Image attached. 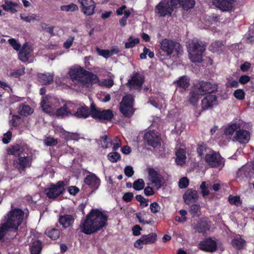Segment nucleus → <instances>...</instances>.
<instances>
[{
  "label": "nucleus",
  "instance_id": "obj_61",
  "mask_svg": "<svg viewBox=\"0 0 254 254\" xmlns=\"http://www.w3.org/2000/svg\"><path fill=\"white\" fill-rule=\"evenodd\" d=\"M251 80V78L249 76L247 75H241L239 79V82L241 84H245L248 83Z\"/></svg>",
  "mask_w": 254,
  "mask_h": 254
},
{
  "label": "nucleus",
  "instance_id": "obj_27",
  "mask_svg": "<svg viewBox=\"0 0 254 254\" xmlns=\"http://www.w3.org/2000/svg\"><path fill=\"white\" fill-rule=\"evenodd\" d=\"M176 163L179 165H183L186 163V152L185 149L179 148L176 151Z\"/></svg>",
  "mask_w": 254,
  "mask_h": 254
},
{
  "label": "nucleus",
  "instance_id": "obj_55",
  "mask_svg": "<svg viewBox=\"0 0 254 254\" xmlns=\"http://www.w3.org/2000/svg\"><path fill=\"white\" fill-rule=\"evenodd\" d=\"M20 117L17 115H13L12 119L9 121V124L11 126L16 127L20 124Z\"/></svg>",
  "mask_w": 254,
  "mask_h": 254
},
{
  "label": "nucleus",
  "instance_id": "obj_28",
  "mask_svg": "<svg viewBox=\"0 0 254 254\" xmlns=\"http://www.w3.org/2000/svg\"><path fill=\"white\" fill-rule=\"evenodd\" d=\"M7 153L9 155H13L15 156L20 157V156L25 151L24 146L19 144L13 145L11 147L9 148L7 150Z\"/></svg>",
  "mask_w": 254,
  "mask_h": 254
},
{
  "label": "nucleus",
  "instance_id": "obj_2",
  "mask_svg": "<svg viewBox=\"0 0 254 254\" xmlns=\"http://www.w3.org/2000/svg\"><path fill=\"white\" fill-rule=\"evenodd\" d=\"M69 74L73 81L82 87H89L90 85L98 83L99 85L111 87L114 82L112 79H105L106 83H100V80L97 75L79 66L71 68Z\"/></svg>",
  "mask_w": 254,
  "mask_h": 254
},
{
  "label": "nucleus",
  "instance_id": "obj_20",
  "mask_svg": "<svg viewBox=\"0 0 254 254\" xmlns=\"http://www.w3.org/2000/svg\"><path fill=\"white\" fill-rule=\"evenodd\" d=\"M183 198L186 204L190 205L197 200L198 194L195 190L189 189L185 192Z\"/></svg>",
  "mask_w": 254,
  "mask_h": 254
},
{
  "label": "nucleus",
  "instance_id": "obj_32",
  "mask_svg": "<svg viewBox=\"0 0 254 254\" xmlns=\"http://www.w3.org/2000/svg\"><path fill=\"white\" fill-rule=\"evenodd\" d=\"M195 232L199 233L204 234L209 230V226L207 223L203 221H198L194 227Z\"/></svg>",
  "mask_w": 254,
  "mask_h": 254
},
{
  "label": "nucleus",
  "instance_id": "obj_33",
  "mask_svg": "<svg viewBox=\"0 0 254 254\" xmlns=\"http://www.w3.org/2000/svg\"><path fill=\"white\" fill-rule=\"evenodd\" d=\"M246 241L241 237L235 238L231 241V245L233 247L238 250H241L245 247Z\"/></svg>",
  "mask_w": 254,
  "mask_h": 254
},
{
  "label": "nucleus",
  "instance_id": "obj_16",
  "mask_svg": "<svg viewBox=\"0 0 254 254\" xmlns=\"http://www.w3.org/2000/svg\"><path fill=\"white\" fill-rule=\"evenodd\" d=\"M218 104V97L215 95H206L201 101L202 111L211 110Z\"/></svg>",
  "mask_w": 254,
  "mask_h": 254
},
{
  "label": "nucleus",
  "instance_id": "obj_26",
  "mask_svg": "<svg viewBox=\"0 0 254 254\" xmlns=\"http://www.w3.org/2000/svg\"><path fill=\"white\" fill-rule=\"evenodd\" d=\"M212 151V150L206 144L203 142L198 144L196 146V152L198 157L201 158H202L204 156H205L207 154H209Z\"/></svg>",
  "mask_w": 254,
  "mask_h": 254
},
{
  "label": "nucleus",
  "instance_id": "obj_8",
  "mask_svg": "<svg viewBox=\"0 0 254 254\" xmlns=\"http://www.w3.org/2000/svg\"><path fill=\"white\" fill-rule=\"evenodd\" d=\"M90 115L96 121L101 123L110 122L114 118V114L111 110H101L96 108L93 104L91 105Z\"/></svg>",
  "mask_w": 254,
  "mask_h": 254
},
{
  "label": "nucleus",
  "instance_id": "obj_31",
  "mask_svg": "<svg viewBox=\"0 0 254 254\" xmlns=\"http://www.w3.org/2000/svg\"><path fill=\"white\" fill-rule=\"evenodd\" d=\"M90 115V110L86 106L78 108L76 110L75 116L79 118L86 119Z\"/></svg>",
  "mask_w": 254,
  "mask_h": 254
},
{
  "label": "nucleus",
  "instance_id": "obj_41",
  "mask_svg": "<svg viewBox=\"0 0 254 254\" xmlns=\"http://www.w3.org/2000/svg\"><path fill=\"white\" fill-rule=\"evenodd\" d=\"M79 139V134L77 133L70 132L64 130V140L66 141L76 140Z\"/></svg>",
  "mask_w": 254,
  "mask_h": 254
},
{
  "label": "nucleus",
  "instance_id": "obj_36",
  "mask_svg": "<svg viewBox=\"0 0 254 254\" xmlns=\"http://www.w3.org/2000/svg\"><path fill=\"white\" fill-rule=\"evenodd\" d=\"M157 234L155 233H151L148 235H143L141 236L144 245L155 243L157 241Z\"/></svg>",
  "mask_w": 254,
  "mask_h": 254
},
{
  "label": "nucleus",
  "instance_id": "obj_12",
  "mask_svg": "<svg viewBox=\"0 0 254 254\" xmlns=\"http://www.w3.org/2000/svg\"><path fill=\"white\" fill-rule=\"evenodd\" d=\"M148 177L151 184L157 190L160 189L164 185V177L153 168H147Z\"/></svg>",
  "mask_w": 254,
  "mask_h": 254
},
{
  "label": "nucleus",
  "instance_id": "obj_22",
  "mask_svg": "<svg viewBox=\"0 0 254 254\" xmlns=\"http://www.w3.org/2000/svg\"><path fill=\"white\" fill-rule=\"evenodd\" d=\"M13 165L20 173H21L30 166L29 158L26 156L19 157L18 159L14 160Z\"/></svg>",
  "mask_w": 254,
  "mask_h": 254
},
{
  "label": "nucleus",
  "instance_id": "obj_62",
  "mask_svg": "<svg viewBox=\"0 0 254 254\" xmlns=\"http://www.w3.org/2000/svg\"><path fill=\"white\" fill-rule=\"evenodd\" d=\"M4 137L2 139L3 143L7 144L9 142L12 136V133L10 131H8L4 134Z\"/></svg>",
  "mask_w": 254,
  "mask_h": 254
},
{
  "label": "nucleus",
  "instance_id": "obj_29",
  "mask_svg": "<svg viewBox=\"0 0 254 254\" xmlns=\"http://www.w3.org/2000/svg\"><path fill=\"white\" fill-rule=\"evenodd\" d=\"M38 80L42 84H50L53 80V74L50 73H39Z\"/></svg>",
  "mask_w": 254,
  "mask_h": 254
},
{
  "label": "nucleus",
  "instance_id": "obj_13",
  "mask_svg": "<svg viewBox=\"0 0 254 254\" xmlns=\"http://www.w3.org/2000/svg\"><path fill=\"white\" fill-rule=\"evenodd\" d=\"M201 95L210 94L212 93L216 92L218 90V86L215 83L210 82L201 81L195 86Z\"/></svg>",
  "mask_w": 254,
  "mask_h": 254
},
{
  "label": "nucleus",
  "instance_id": "obj_50",
  "mask_svg": "<svg viewBox=\"0 0 254 254\" xmlns=\"http://www.w3.org/2000/svg\"><path fill=\"white\" fill-rule=\"evenodd\" d=\"M74 218L71 215L64 214V228L72 226Z\"/></svg>",
  "mask_w": 254,
  "mask_h": 254
},
{
  "label": "nucleus",
  "instance_id": "obj_47",
  "mask_svg": "<svg viewBox=\"0 0 254 254\" xmlns=\"http://www.w3.org/2000/svg\"><path fill=\"white\" fill-rule=\"evenodd\" d=\"M200 210V206L198 204H193L190 206V212L192 217L198 216V212Z\"/></svg>",
  "mask_w": 254,
  "mask_h": 254
},
{
  "label": "nucleus",
  "instance_id": "obj_59",
  "mask_svg": "<svg viewBox=\"0 0 254 254\" xmlns=\"http://www.w3.org/2000/svg\"><path fill=\"white\" fill-rule=\"evenodd\" d=\"M44 143L47 146H53L57 143V140L52 137H47L44 140Z\"/></svg>",
  "mask_w": 254,
  "mask_h": 254
},
{
  "label": "nucleus",
  "instance_id": "obj_34",
  "mask_svg": "<svg viewBox=\"0 0 254 254\" xmlns=\"http://www.w3.org/2000/svg\"><path fill=\"white\" fill-rule=\"evenodd\" d=\"M76 110L75 104L69 102L64 103V116L68 115L75 116Z\"/></svg>",
  "mask_w": 254,
  "mask_h": 254
},
{
  "label": "nucleus",
  "instance_id": "obj_43",
  "mask_svg": "<svg viewBox=\"0 0 254 254\" xmlns=\"http://www.w3.org/2000/svg\"><path fill=\"white\" fill-rule=\"evenodd\" d=\"M139 43V39L138 38L133 39L132 36H130L128 39V42H126L125 44L126 49H129L133 48L136 44Z\"/></svg>",
  "mask_w": 254,
  "mask_h": 254
},
{
  "label": "nucleus",
  "instance_id": "obj_53",
  "mask_svg": "<svg viewBox=\"0 0 254 254\" xmlns=\"http://www.w3.org/2000/svg\"><path fill=\"white\" fill-rule=\"evenodd\" d=\"M189 185V180L187 177L180 179L179 181V187L180 189H186Z\"/></svg>",
  "mask_w": 254,
  "mask_h": 254
},
{
  "label": "nucleus",
  "instance_id": "obj_35",
  "mask_svg": "<svg viewBox=\"0 0 254 254\" xmlns=\"http://www.w3.org/2000/svg\"><path fill=\"white\" fill-rule=\"evenodd\" d=\"M18 113L23 116L27 117L33 112V109L28 105L21 104L18 109Z\"/></svg>",
  "mask_w": 254,
  "mask_h": 254
},
{
  "label": "nucleus",
  "instance_id": "obj_52",
  "mask_svg": "<svg viewBox=\"0 0 254 254\" xmlns=\"http://www.w3.org/2000/svg\"><path fill=\"white\" fill-rule=\"evenodd\" d=\"M150 211L152 213L155 214L160 211L161 207L157 202H153L150 205Z\"/></svg>",
  "mask_w": 254,
  "mask_h": 254
},
{
  "label": "nucleus",
  "instance_id": "obj_21",
  "mask_svg": "<svg viewBox=\"0 0 254 254\" xmlns=\"http://www.w3.org/2000/svg\"><path fill=\"white\" fill-rule=\"evenodd\" d=\"M59 103L60 102L57 99L44 97L41 101V105L43 110L46 113H51L52 110L51 104H52L55 107H57L59 106Z\"/></svg>",
  "mask_w": 254,
  "mask_h": 254
},
{
  "label": "nucleus",
  "instance_id": "obj_42",
  "mask_svg": "<svg viewBox=\"0 0 254 254\" xmlns=\"http://www.w3.org/2000/svg\"><path fill=\"white\" fill-rule=\"evenodd\" d=\"M228 201L231 204L235 205L237 206H240L242 204V201L239 196H232L230 195L228 197Z\"/></svg>",
  "mask_w": 254,
  "mask_h": 254
},
{
  "label": "nucleus",
  "instance_id": "obj_64",
  "mask_svg": "<svg viewBox=\"0 0 254 254\" xmlns=\"http://www.w3.org/2000/svg\"><path fill=\"white\" fill-rule=\"evenodd\" d=\"M251 64L248 62H245L244 63L242 64L240 66V69L243 72H246L248 71L251 68Z\"/></svg>",
  "mask_w": 254,
  "mask_h": 254
},
{
  "label": "nucleus",
  "instance_id": "obj_37",
  "mask_svg": "<svg viewBox=\"0 0 254 254\" xmlns=\"http://www.w3.org/2000/svg\"><path fill=\"white\" fill-rule=\"evenodd\" d=\"M18 4L16 2H12L10 0H5L4 3L2 5L3 9L6 11H9L12 13H14L17 12L14 7L17 6Z\"/></svg>",
  "mask_w": 254,
  "mask_h": 254
},
{
  "label": "nucleus",
  "instance_id": "obj_5",
  "mask_svg": "<svg viewBox=\"0 0 254 254\" xmlns=\"http://www.w3.org/2000/svg\"><path fill=\"white\" fill-rule=\"evenodd\" d=\"M24 216V212L21 209L15 208L10 211L5 216L6 222L0 226V240L9 231H13L17 234L18 226L21 224Z\"/></svg>",
  "mask_w": 254,
  "mask_h": 254
},
{
  "label": "nucleus",
  "instance_id": "obj_51",
  "mask_svg": "<svg viewBox=\"0 0 254 254\" xmlns=\"http://www.w3.org/2000/svg\"><path fill=\"white\" fill-rule=\"evenodd\" d=\"M96 51L98 55L103 57L107 59L111 56L110 51L109 50H103L100 49L99 47H96Z\"/></svg>",
  "mask_w": 254,
  "mask_h": 254
},
{
  "label": "nucleus",
  "instance_id": "obj_49",
  "mask_svg": "<svg viewBox=\"0 0 254 254\" xmlns=\"http://www.w3.org/2000/svg\"><path fill=\"white\" fill-rule=\"evenodd\" d=\"M233 95L237 99L242 100L245 97V92L242 89H238L234 92Z\"/></svg>",
  "mask_w": 254,
  "mask_h": 254
},
{
  "label": "nucleus",
  "instance_id": "obj_23",
  "mask_svg": "<svg viewBox=\"0 0 254 254\" xmlns=\"http://www.w3.org/2000/svg\"><path fill=\"white\" fill-rule=\"evenodd\" d=\"M190 78L187 75H183L179 77L178 80L173 82L177 88L187 90L190 86Z\"/></svg>",
  "mask_w": 254,
  "mask_h": 254
},
{
  "label": "nucleus",
  "instance_id": "obj_7",
  "mask_svg": "<svg viewBox=\"0 0 254 254\" xmlns=\"http://www.w3.org/2000/svg\"><path fill=\"white\" fill-rule=\"evenodd\" d=\"M160 54L164 57L163 59L170 58L175 52L176 55L181 54L182 47L180 43L171 40L164 39L160 42Z\"/></svg>",
  "mask_w": 254,
  "mask_h": 254
},
{
  "label": "nucleus",
  "instance_id": "obj_45",
  "mask_svg": "<svg viewBox=\"0 0 254 254\" xmlns=\"http://www.w3.org/2000/svg\"><path fill=\"white\" fill-rule=\"evenodd\" d=\"M107 157L108 160L112 163L117 162L121 159L120 153L117 152H110L108 154Z\"/></svg>",
  "mask_w": 254,
  "mask_h": 254
},
{
  "label": "nucleus",
  "instance_id": "obj_9",
  "mask_svg": "<svg viewBox=\"0 0 254 254\" xmlns=\"http://www.w3.org/2000/svg\"><path fill=\"white\" fill-rule=\"evenodd\" d=\"M134 98L130 94L126 95L120 103V111L126 118H130L134 114Z\"/></svg>",
  "mask_w": 254,
  "mask_h": 254
},
{
  "label": "nucleus",
  "instance_id": "obj_46",
  "mask_svg": "<svg viewBox=\"0 0 254 254\" xmlns=\"http://www.w3.org/2000/svg\"><path fill=\"white\" fill-rule=\"evenodd\" d=\"M223 44L221 41H215L211 43L209 47V50L213 53L217 52L220 50Z\"/></svg>",
  "mask_w": 254,
  "mask_h": 254
},
{
  "label": "nucleus",
  "instance_id": "obj_40",
  "mask_svg": "<svg viewBox=\"0 0 254 254\" xmlns=\"http://www.w3.org/2000/svg\"><path fill=\"white\" fill-rule=\"evenodd\" d=\"M39 16L36 14H32L30 15H26L25 14H20V18L26 22L30 23L32 21L38 20L37 19Z\"/></svg>",
  "mask_w": 254,
  "mask_h": 254
},
{
  "label": "nucleus",
  "instance_id": "obj_19",
  "mask_svg": "<svg viewBox=\"0 0 254 254\" xmlns=\"http://www.w3.org/2000/svg\"><path fill=\"white\" fill-rule=\"evenodd\" d=\"M84 183L92 190V192L98 189L100 185V179L94 174L87 175L84 179Z\"/></svg>",
  "mask_w": 254,
  "mask_h": 254
},
{
  "label": "nucleus",
  "instance_id": "obj_56",
  "mask_svg": "<svg viewBox=\"0 0 254 254\" xmlns=\"http://www.w3.org/2000/svg\"><path fill=\"white\" fill-rule=\"evenodd\" d=\"M8 42L15 50L19 51L20 50L21 45L15 39H10L8 40Z\"/></svg>",
  "mask_w": 254,
  "mask_h": 254
},
{
  "label": "nucleus",
  "instance_id": "obj_6",
  "mask_svg": "<svg viewBox=\"0 0 254 254\" xmlns=\"http://www.w3.org/2000/svg\"><path fill=\"white\" fill-rule=\"evenodd\" d=\"M206 44L198 39H193L189 48V57L193 63H201L202 56L206 50Z\"/></svg>",
  "mask_w": 254,
  "mask_h": 254
},
{
  "label": "nucleus",
  "instance_id": "obj_30",
  "mask_svg": "<svg viewBox=\"0 0 254 254\" xmlns=\"http://www.w3.org/2000/svg\"><path fill=\"white\" fill-rule=\"evenodd\" d=\"M42 247V243L41 241L35 240L33 241L30 247V254H40Z\"/></svg>",
  "mask_w": 254,
  "mask_h": 254
},
{
  "label": "nucleus",
  "instance_id": "obj_58",
  "mask_svg": "<svg viewBox=\"0 0 254 254\" xmlns=\"http://www.w3.org/2000/svg\"><path fill=\"white\" fill-rule=\"evenodd\" d=\"M125 175L128 177H131L134 174L133 168L131 166H127L124 169Z\"/></svg>",
  "mask_w": 254,
  "mask_h": 254
},
{
  "label": "nucleus",
  "instance_id": "obj_48",
  "mask_svg": "<svg viewBox=\"0 0 254 254\" xmlns=\"http://www.w3.org/2000/svg\"><path fill=\"white\" fill-rule=\"evenodd\" d=\"M111 144L113 145V150L115 151L118 150L122 145V141L119 137L116 136L111 141Z\"/></svg>",
  "mask_w": 254,
  "mask_h": 254
},
{
  "label": "nucleus",
  "instance_id": "obj_11",
  "mask_svg": "<svg viewBox=\"0 0 254 254\" xmlns=\"http://www.w3.org/2000/svg\"><path fill=\"white\" fill-rule=\"evenodd\" d=\"M204 160L206 163L211 168H216L222 165H224L223 158L218 152L213 150L209 154L204 156Z\"/></svg>",
  "mask_w": 254,
  "mask_h": 254
},
{
  "label": "nucleus",
  "instance_id": "obj_24",
  "mask_svg": "<svg viewBox=\"0 0 254 254\" xmlns=\"http://www.w3.org/2000/svg\"><path fill=\"white\" fill-rule=\"evenodd\" d=\"M213 5L223 11H228L232 8V3L226 0H212Z\"/></svg>",
  "mask_w": 254,
  "mask_h": 254
},
{
  "label": "nucleus",
  "instance_id": "obj_39",
  "mask_svg": "<svg viewBox=\"0 0 254 254\" xmlns=\"http://www.w3.org/2000/svg\"><path fill=\"white\" fill-rule=\"evenodd\" d=\"M30 56L29 49L23 48L18 54L19 59L22 62H26Z\"/></svg>",
  "mask_w": 254,
  "mask_h": 254
},
{
  "label": "nucleus",
  "instance_id": "obj_10",
  "mask_svg": "<svg viewBox=\"0 0 254 254\" xmlns=\"http://www.w3.org/2000/svg\"><path fill=\"white\" fill-rule=\"evenodd\" d=\"M64 191V181H59L56 184H51L45 189V193L50 199H55Z\"/></svg>",
  "mask_w": 254,
  "mask_h": 254
},
{
  "label": "nucleus",
  "instance_id": "obj_44",
  "mask_svg": "<svg viewBox=\"0 0 254 254\" xmlns=\"http://www.w3.org/2000/svg\"><path fill=\"white\" fill-rule=\"evenodd\" d=\"M133 188L136 190H140L143 189L145 182L142 179H138L133 183Z\"/></svg>",
  "mask_w": 254,
  "mask_h": 254
},
{
  "label": "nucleus",
  "instance_id": "obj_14",
  "mask_svg": "<svg viewBox=\"0 0 254 254\" xmlns=\"http://www.w3.org/2000/svg\"><path fill=\"white\" fill-rule=\"evenodd\" d=\"M198 248L204 252L207 253H214L217 250V244L212 238H206L200 241L198 246Z\"/></svg>",
  "mask_w": 254,
  "mask_h": 254
},
{
  "label": "nucleus",
  "instance_id": "obj_57",
  "mask_svg": "<svg viewBox=\"0 0 254 254\" xmlns=\"http://www.w3.org/2000/svg\"><path fill=\"white\" fill-rule=\"evenodd\" d=\"M200 189L201 190V193L203 196H205L209 194V190L206 186L205 182H202L200 186Z\"/></svg>",
  "mask_w": 254,
  "mask_h": 254
},
{
  "label": "nucleus",
  "instance_id": "obj_1",
  "mask_svg": "<svg viewBox=\"0 0 254 254\" xmlns=\"http://www.w3.org/2000/svg\"><path fill=\"white\" fill-rule=\"evenodd\" d=\"M108 216L101 210L92 208L83 218L79 228L81 232L86 235L94 234L108 225Z\"/></svg>",
  "mask_w": 254,
  "mask_h": 254
},
{
  "label": "nucleus",
  "instance_id": "obj_54",
  "mask_svg": "<svg viewBox=\"0 0 254 254\" xmlns=\"http://www.w3.org/2000/svg\"><path fill=\"white\" fill-rule=\"evenodd\" d=\"M24 73L25 67L22 66L21 68L11 72L10 75L15 78H18L20 76L23 75Z\"/></svg>",
  "mask_w": 254,
  "mask_h": 254
},
{
  "label": "nucleus",
  "instance_id": "obj_25",
  "mask_svg": "<svg viewBox=\"0 0 254 254\" xmlns=\"http://www.w3.org/2000/svg\"><path fill=\"white\" fill-rule=\"evenodd\" d=\"M200 93L197 89V88L195 87V88L191 89L188 96V100L189 103L192 106L197 105L198 102L200 99Z\"/></svg>",
  "mask_w": 254,
  "mask_h": 254
},
{
  "label": "nucleus",
  "instance_id": "obj_3",
  "mask_svg": "<svg viewBox=\"0 0 254 254\" xmlns=\"http://www.w3.org/2000/svg\"><path fill=\"white\" fill-rule=\"evenodd\" d=\"M167 0L160 1L155 7L154 12L159 17L171 16L174 8L179 4L185 10L194 7L195 0Z\"/></svg>",
  "mask_w": 254,
  "mask_h": 254
},
{
  "label": "nucleus",
  "instance_id": "obj_17",
  "mask_svg": "<svg viewBox=\"0 0 254 254\" xmlns=\"http://www.w3.org/2000/svg\"><path fill=\"white\" fill-rule=\"evenodd\" d=\"M144 82V76L138 72H135L133 74L131 79L128 80L127 85L130 88H134L140 91L142 89V86Z\"/></svg>",
  "mask_w": 254,
  "mask_h": 254
},
{
  "label": "nucleus",
  "instance_id": "obj_18",
  "mask_svg": "<svg viewBox=\"0 0 254 254\" xmlns=\"http://www.w3.org/2000/svg\"><path fill=\"white\" fill-rule=\"evenodd\" d=\"M81 5L82 11L87 16H91L94 13L96 3L93 0H78Z\"/></svg>",
  "mask_w": 254,
  "mask_h": 254
},
{
  "label": "nucleus",
  "instance_id": "obj_38",
  "mask_svg": "<svg viewBox=\"0 0 254 254\" xmlns=\"http://www.w3.org/2000/svg\"><path fill=\"white\" fill-rule=\"evenodd\" d=\"M47 236L53 240L57 239L60 236L59 231L56 228L49 227L45 231Z\"/></svg>",
  "mask_w": 254,
  "mask_h": 254
},
{
  "label": "nucleus",
  "instance_id": "obj_60",
  "mask_svg": "<svg viewBox=\"0 0 254 254\" xmlns=\"http://www.w3.org/2000/svg\"><path fill=\"white\" fill-rule=\"evenodd\" d=\"M133 197V193L131 192H127L124 194L123 196V199L127 202H129L132 200Z\"/></svg>",
  "mask_w": 254,
  "mask_h": 254
},
{
  "label": "nucleus",
  "instance_id": "obj_15",
  "mask_svg": "<svg viewBox=\"0 0 254 254\" xmlns=\"http://www.w3.org/2000/svg\"><path fill=\"white\" fill-rule=\"evenodd\" d=\"M144 139L148 145L154 148L157 147L161 144L160 137L158 132L155 130H149L145 133Z\"/></svg>",
  "mask_w": 254,
  "mask_h": 254
},
{
  "label": "nucleus",
  "instance_id": "obj_63",
  "mask_svg": "<svg viewBox=\"0 0 254 254\" xmlns=\"http://www.w3.org/2000/svg\"><path fill=\"white\" fill-rule=\"evenodd\" d=\"M67 191L69 194L75 195L79 191V189L76 186H70L68 187Z\"/></svg>",
  "mask_w": 254,
  "mask_h": 254
},
{
  "label": "nucleus",
  "instance_id": "obj_4",
  "mask_svg": "<svg viewBox=\"0 0 254 254\" xmlns=\"http://www.w3.org/2000/svg\"><path fill=\"white\" fill-rule=\"evenodd\" d=\"M245 123L241 120H234L224 129L226 135H232L233 140L241 144L248 143L251 138V132L245 128Z\"/></svg>",
  "mask_w": 254,
  "mask_h": 254
}]
</instances>
